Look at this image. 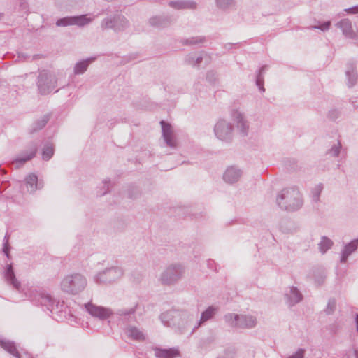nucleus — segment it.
Segmentation results:
<instances>
[{
	"label": "nucleus",
	"mask_w": 358,
	"mask_h": 358,
	"mask_svg": "<svg viewBox=\"0 0 358 358\" xmlns=\"http://www.w3.org/2000/svg\"><path fill=\"white\" fill-rule=\"evenodd\" d=\"M25 294L29 299L36 305H40L45 307L52 313H62L66 308L64 302L56 301L52 296L43 289L31 288Z\"/></svg>",
	"instance_id": "f257e3e1"
},
{
	"label": "nucleus",
	"mask_w": 358,
	"mask_h": 358,
	"mask_svg": "<svg viewBox=\"0 0 358 358\" xmlns=\"http://www.w3.org/2000/svg\"><path fill=\"white\" fill-rule=\"evenodd\" d=\"M276 202L280 208L290 212L299 210L303 205L302 194L296 187L283 189L278 194Z\"/></svg>",
	"instance_id": "f03ea898"
},
{
	"label": "nucleus",
	"mask_w": 358,
	"mask_h": 358,
	"mask_svg": "<svg viewBox=\"0 0 358 358\" xmlns=\"http://www.w3.org/2000/svg\"><path fill=\"white\" fill-rule=\"evenodd\" d=\"M87 285L86 278L80 273L66 275L60 282L62 292L70 294H78L85 289Z\"/></svg>",
	"instance_id": "7ed1b4c3"
},
{
	"label": "nucleus",
	"mask_w": 358,
	"mask_h": 358,
	"mask_svg": "<svg viewBox=\"0 0 358 358\" xmlns=\"http://www.w3.org/2000/svg\"><path fill=\"white\" fill-rule=\"evenodd\" d=\"M225 322L236 329H253L257 324V319L250 314L227 313L224 315Z\"/></svg>",
	"instance_id": "20e7f679"
},
{
	"label": "nucleus",
	"mask_w": 358,
	"mask_h": 358,
	"mask_svg": "<svg viewBox=\"0 0 358 358\" xmlns=\"http://www.w3.org/2000/svg\"><path fill=\"white\" fill-rule=\"evenodd\" d=\"M144 313L143 306L136 303L131 308H124L117 310L115 315L119 325H129L132 322H137Z\"/></svg>",
	"instance_id": "39448f33"
},
{
	"label": "nucleus",
	"mask_w": 358,
	"mask_h": 358,
	"mask_svg": "<svg viewBox=\"0 0 358 358\" xmlns=\"http://www.w3.org/2000/svg\"><path fill=\"white\" fill-rule=\"evenodd\" d=\"M185 273V268L180 264H171L161 273L159 278L162 284L172 285L179 281Z\"/></svg>",
	"instance_id": "423d86ee"
},
{
	"label": "nucleus",
	"mask_w": 358,
	"mask_h": 358,
	"mask_svg": "<svg viewBox=\"0 0 358 358\" xmlns=\"http://www.w3.org/2000/svg\"><path fill=\"white\" fill-rule=\"evenodd\" d=\"M57 84V76L55 73L45 70L39 73L37 87L40 94H48L55 89Z\"/></svg>",
	"instance_id": "0eeeda50"
},
{
	"label": "nucleus",
	"mask_w": 358,
	"mask_h": 358,
	"mask_svg": "<svg viewBox=\"0 0 358 358\" xmlns=\"http://www.w3.org/2000/svg\"><path fill=\"white\" fill-rule=\"evenodd\" d=\"M129 25V21L126 17L118 13L103 19L101 22L102 29H110L115 32L124 31Z\"/></svg>",
	"instance_id": "6e6552de"
},
{
	"label": "nucleus",
	"mask_w": 358,
	"mask_h": 358,
	"mask_svg": "<svg viewBox=\"0 0 358 358\" xmlns=\"http://www.w3.org/2000/svg\"><path fill=\"white\" fill-rule=\"evenodd\" d=\"M123 274L124 271L122 268L110 267L97 273L94 276V281L99 285H106L120 279Z\"/></svg>",
	"instance_id": "1a4fd4ad"
},
{
	"label": "nucleus",
	"mask_w": 358,
	"mask_h": 358,
	"mask_svg": "<svg viewBox=\"0 0 358 358\" xmlns=\"http://www.w3.org/2000/svg\"><path fill=\"white\" fill-rule=\"evenodd\" d=\"M95 16L92 14H85L76 16H67L59 19L56 22L57 27L77 26L83 27L90 24L94 21Z\"/></svg>",
	"instance_id": "9d476101"
},
{
	"label": "nucleus",
	"mask_w": 358,
	"mask_h": 358,
	"mask_svg": "<svg viewBox=\"0 0 358 358\" xmlns=\"http://www.w3.org/2000/svg\"><path fill=\"white\" fill-rule=\"evenodd\" d=\"M214 132L216 137L224 141L231 139L233 136V126L225 120H219L214 127Z\"/></svg>",
	"instance_id": "9b49d317"
},
{
	"label": "nucleus",
	"mask_w": 358,
	"mask_h": 358,
	"mask_svg": "<svg viewBox=\"0 0 358 358\" xmlns=\"http://www.w3.org/2000/svg\"><path fill=\"white\" fill-rule=\"evenodd\" d=\"M186 315L183 311L171 310L160 315L159 319L164 325L175 328L176 325L181 324L179 320L181 318H185Z\"/></svg>",
	"instance_id": "f8f14e48"
},
{
	"label": "nucleus",
	"mask_w": 358,
	"mask_h": 358,
	"mask_svg": "<svg viewBox=\"0 0 358 358\" xmlns=\"http://www.w3.org/2000/svg\"><path fill=\"white\" fill-rule=\"evenodd\" d=\"M162 130V137L166 145L171 148H176L178 141L171 125L164 120L160 122Z\"/></svg>",
	"instance_id": "ddd939ff"
},
{
	"label": "nucleus",
	"mask_w": 358,
	"mask_h": 358,
	"mask_svg": "<svg viewBox=\"0 0 358 358\" xmlns=\"http://www.w3.org/2000/svg\"><path fill=\"white\" fill-rule=\"evenodd\" d=\"M85 306L89 314L100 320L108 319L113 315V312L110 308L98 306L92 303H88Z\"/></svg>",
	"instance_id": "4468645a"
},
{
	"label": "nucleus",
	"mask_w": 358,
	"mask_h": 358,
	"mask_svg": "<svg viewBox=\"0 0 358 358\" xmlns=\"http://www.w3.org/2000/svg\"><path fill=\"white\" fill-rule=\"evenodd\" d=\"M303 298L301 292L294 286L287 287L284 294L285 303L289 307H292L301 302Z\"/></svg>",
	"instance_id": "2eb2a0df"
},
{
	"label": "nucleus",
	"mask_w": 358,
	"mask_h": 358,
	"mask_svg": "<svg viewBox=\"0 0 358 358\" xmlns=\"http://www.w3.org/2000/svg\"><path fill=\"white\" fill-rule=\"evenodd\" d=\"M37 150L38 145L36 143L31 144L26 151L22 152L15 158L13 163L15 164L17 167L22 166L27 161H29L35 157Z\"/></svg>",
	"instance_id": "dca6fc26"
},
{
	"label": "nucleus",
	"mask_w": 358,
	"mask_h": 358,
	"mask_svg": "<svg viewBox=\"0 0 358 358\" xmlns=\"http://www.w3.org/2000/svg\"><path fill=\"white\" fill-rule=\"evenodd\" d=\"M337 26L341 29L343 34L346 38L354 40L358 43V31L357 32L354 31L352 22L349 19L345 18L341 20L337 24Z\"/></svg>",
	"instance_id": "f3484780"
},
{
	"label": "nucleus",
	"mask_w": 358,
	"mask_h": 358,
	"mask_svg": "<svg viewBox=\"0 0 358 358\" xmlns=\"http://www.w3.org/2000/svg\"><path fill=\"white\" fill-rule=\"evenodd\" d=\"M243 175V171L238 166H231L227 167L223 174V180L229 184L237 182Z\"/></svg>",
	"instance_id": "a211bd4d"
},
{
	"label": "nucleus",
	"mask_w": 358,
	"mask_h": 358,
	"mask_svg": "<svg viewBox=\"0 0 358 358\" xmlns=\"http://www.w3.org/2000/svg\"><path fill=\"white\" fill-rule=\"evenodd\" d=\"M233 120L236 124L237 129L243 136H246L249 129V124L244 115L241 112L236 110L232 114Z\"/></svg>",
	"instance_id": "6ab92c4d"
},
{
	"label": "nucleus",
	"mask_w": 358,
	"mask_h": 358,
	"mask_svg": "<svg viewBox=\"0 0 358 358\" xmlns=\"http://www.w3.org/2000/svg\"><path fill=\"white\" fill-rule=\"evenodd\" d=\"M124 331L128 338L137 341H143L145 340V334L143 330L140 329L136 326L134 325H127L124 328Z\"/></svg>",
	"instance_id": "aec40b11"
},
{
	"label": "nucleus",
	"mask_w": 358,
	"mask_h": 358,
	"mask_svg": "<svg viewBox=\"0 0 358 358\" xmlns=\"http://www.w3.org/2000/svg\"><path fill=\"white\" fill-rule=\"evenodd\" d=\"M345 76L347 78L346 84L348 87H352L356 85L358 79V74L355 63L349 62L347 64Z\"/></svg>",
	"instance_id": "412c9836"
},
{
	"label": "nucleus",
	"mask_w": 358,
	"mask_h": 358,
	"mask_svg": "<svg viewBox=\"0 0 358 358\" xmlns=\"http://www.w3.org/2000/svg\"><path fill=\"white\" fill-rule=\"evenodd\" d=\"M153 350L157 358H177L180 356L179 350L176 348L169 349L155 348Z\"/></svg>",
	"instance_id": "4be33fe9"
},
{
	"label": "nucleus",
	"mask_w": 358,
	"mask_h": 358,
	"mask_svg": "<svg viewBox=\"0 0 358 358\" xmlns=\"http://www.w3.org/2000/svg\"><path fill=\"white\" fill-rule=\"evenodd\" d=\"M4 278L6 282L13 288L20 291V282L16 279L12 264L6 265L4 271Z\"/></svg>",
	"instance_id": "5701e85b"
},
{
	"label": "nucleus",
	"mask_w": 358,
	"mask_h": 358,
	"mask_svg": "<svg viewBox=\"0 0 358 358\" xmlns=\"http://www.w3.org/2000/svg\"><path fill=\"white\" fill-rule=\"evenodd\" d=\"M25 182L27 191L31 193L43 187V183L38 181L37 176L34 174L29 175L25 179Z\"/></svg>",
	"instance_id": "b1692460"
},
{
	"label": "nucleus",
	"mask_w": 358,
	"mask_h": 358,
	"mask_svg": "<svg viewBox=\"0 0 358 358\" xmlns=\"http://www.w3.org/2000/svg\"><path fill=\"white\" fill-rule=\"evenodd\" d=\"M358 247V238L352 240L350 243L345 245L341 257V262L344 264L347 262L348 257L355 251L357 250Z\"/></svg>",
	"instance_id": "393cba45"
},
{
	"label": "nucleus",
	"mask_w": 358,
	"mask_h": 358,
	"mask_svg": "<svg viewBox=\"0 0 358 358\" xmlns=\"http://www.w3.org/2000/svg\"><path fill=\"white\" fill-rule=\"evenodd\" d=\"M217 311V308L214 306H209L205 311L201 313V316L200 320L196 323V324L192 329V331L194 332L196 329H198L201 324L208 320H210L213 317L215 313Z\"/></svg>",
	"instance_id": "a878e982"
},
{
	"label": "nucleus",
	"mask_w": 358,
	"mask_h": 358,
	"mask_svg": "<svg viewBox=\"0 0 358 358\" xmlns=\"http://www.w3.org/2000/svg\"><path fill=\"white\" fill-rule=\"evenodd\" d=\"M0 346L16 358H20V354L17 350L14 342L0 338Z\"/></svg>",
	"instance_id": "bb28decb"
},
{
	"label": "nucleus",
	"mask_w": 358,
	"mask_h": 358,
	"mask_svg": "<svg viewBox=\"0 0 358 358\" xmlns=\"http://www.w3.org/2000/svg\"><path fill=\"white\" fill-rule=\"evenodd\" d=\"M204 59L208 60V57L206 52H202L199 54V55H197L196 54L194 53H192L187 55L185 58V62L188 64L195 66L200 64L203 59Z\"/></svg>",
	"instance_id": "cd10ccee"
},
{
	"label": "nucleus",
	"mask_w": 358,
	"mask_h": 358,
	"mask_svg": "<svg viewBox=\"0 0 358 358\" xmlns=\"http://www.w3.org/2000/svg\"><path fill=\"white\" fill-rule=\"evenodd\" d=\"M169 5L175 9H195L196 8V3L192 1H170Z\"/></svg>",
	"instance_id": "c85d7f7f"
},
{
	"label": "nucleus",
	"mask_w": 358,
	"mask_h": 358,
	"mask_svg": "<svg viewBox=\"0 0 358 358\" xmlns=\"http://www.w3.org/2000/svg\"><path fill=\"white\" fill-rule=\"evenodd\" d=\"M94 60V58H88L77 62L73 68V72L76 75H80L84 73L89 65Z\"/></svg>",
	"instance_id": "c756f323"
},
{
	"label": "nucleus",
	"mask_w": 358,
	"mask_h": 358,
	"mask_svg": "<svg viewBox=\"0 0 358 358\" xmlns=\"http://www.w3.org/2000/svg\"><path fill=\"white\" fill-rule=\"evenodd\" d=\"M183 313L186 315V317L181 318L178 321L181 324L176 325L174 328L181 333H182L190 325L191 322L193 320L192 315L185 311H183Z\"/></svg>",
	"instance_id": "7c9ffc66"
},
{
	"label": "nucleus",
	"mask_w": 358,
	"mask_h": 358,
	"mask_svg": "<svg viewBox=\"0 0 358 358\" xmlns=\"http://www.w3.org/2000/svg\"><path fill=\"white\" fill-rule=\"evenodd\" d=\"M169 23L170 22L168 18L160 16L153 17L149 20V24L157 28L166 27Z\"/></svg>",
	"instance_id": "2f4dec72"
},
{
	"label": "nucleus",
	"mask_w": 358,
	"mask_h": 358,
	"mask_svg": "<svg viewBox=\"0 0 358 358\" xmlns=\"http://www.w3.org/2000/svg\"><path fill=\"white\" fill-rule=\"evenodd\" d=\"M268 69V66H263L259 71L256 78V85L262 92L265 91L264 87V73Z\"/></svg>",
	"instance_id": "473e14b6"
},
{
	"label": "nucleus",
	"mask_w": 358,
	"mask_h": 358,
	"mask_svg": "<svg viewBox=\"0 0 358 358\" xmlns=\"http://www.w3.org/2000/svg\"><path fill=\"white\" fill-rule=\"evenodd\" d=\"M332 245H333V241L330 238H329L326 236H323V237H322L321 241L319 243L320 251L322 254H324L329 249H330Z\"/></svg>",
	"instance_id": "72a5a7b5"
},
{
	"label": "nucleus",
	"mask_w": 358,
	"mask_h": 358,
	"mask_svg": "<svg viewBox=\"0 0 358 358\" xmlns=\"http://www.w3.org/2000/svg\"><path fill=\"white\" fill-rule=\"evenodd\" d=\"M54 146L52 143H47L43 148L42 157L44 160H49L54 154Z\"/></svg>",
	"instance_id": "f704fd0d"
},
{
	"label": "nucleus",
	"mask_w": 358,
	"mask_h": 358,
	"mask_svg": "<svg viewBox=\"0 0 358 358\" xmlns=\"http://www.w3.org/2000/svg\"><path fill=\"white\" fill-rule=\"evenodd\" d=\"M323 189V185L320 183L316 185L311 190V197L313 201L317 202L320 199V196Z\"/></svg>",
	"instance_id": "c9c22d12"
},
{
	"label": "nucleus",
	"mask_w": 358,
	"mask_h": 358,
	"mask_svg": "<svg viewBox=\"0 0 358 358\" xmlns=\"http://www.w3.org/2000/svg\"><path fill=\"white\" fill-rule=\"evenodd\" d=\"M206 41V38L203 36H194L189 38L185 39L182 41V43L185 45H196L199 43H204Z\"/></svg>",
	"instance_id": "e433bc0d"
},
{
	"label": "nucleus",
	"mask_w": 358,
	"mask_h": 358,
	"mask_svg": "<svg viewBox=\"0 0 358 358\" xmlns=\"http://www.w3.org/2000/svg\"><path fill=\"white\" fill-rule=\"evenodd\" d=\"M217 6L222 10L230 8L234 3V0H215Z\"/></svg>",
	"instance_id": "4c0bfd02"
},
{
	"label": "nucleus",
	"mask_w": 358,
	"mask_h": 358,
	"mask_svg": "<svg viewBox=\"0 0 358 358\" xmlns=\"http://www.w3.org/2000/svg\"><path fill=\"white\" fill-rule=\"evenodd\" d=\"M48 120H49L48 115L43 116L41 120H39L36 122H35L34 127H33V130L37 131V130L41 129L43 127L45 126V124H47Z\"/></svg>",
	"instance_id": "58836bf2"
},
{
	"label": "nucleus",
	"mask_w": 358,
	"mask_h": 358,
	"mask_svg": "<svg viewBox=\"0 0 358 358\" xmlns=\"http://www.w3.org/2000/svg\"><path fill=\"white\" fill-rule=\"evenodd\" d=\"M336 308V300L334 299H331L329 300L324 311L327 315H331L335 311Z\"/></svg>",
	"instance_id": "ea45409f"
},
{
	"label": "nucleus",
	"mask_w": 358,
	"mask_h": 358,
	"mask_svg": "<svg viewBox=\"0 0 358 358\" xmlns=\"http://www.w3.org/2000/svg\"><path fill=\"white\" fill-rule=\"evenodd\" d=\"M341 148H342V145H341V142L338 141L329 150V153L334 157H338L341 152Z\"/></svg>",
	"instance_id": "a19ab883"
},
{
	"label": "nucleus",
	"mask_w": 358,
	"mask_h": 358,
	"mask_svg": "<svg viewBox=\"0 0 358 358\" xmlns=\"http://www.w3.org/2000/svg\"><path fill=\"white\" fill-rule=\"evenodd\" d=\"M10 246L8 244V237L7 235L4 237V242H3V252L6 255L8 259L10 258Z\"/></svg>",
	"instance_id": "79ce46f5"
},
{
	"label": "nucleus",
	"mask_w": 358,
	"mask_h": 358,
	"mask_svg": "<svg viewBox=\"0 0 358 358\" xmlns=\"http://www.w3.org/2000/svg\"><path fill=\"white\" fill-rule=\"evenodd\" d=\"M110 180H105L103 181V189H101L100 192H98V194L99 196H103L105 195L110 188Z\"/></svg>",
	"instance_id": "37998d69"
},
{
	"label": "nucleus",
	"mask_w": 358,
	"mask_h": 358,
	"mask_svg": "<svg viewBox=\"0 0 358 358\" xmlns=\"http://www.w3.org/2000/svg\"><path fill=\"white\" fill-rule=\"evenodd\" d=\"M305 350L299 348L294 354L290 355L288 358H304Z\"/></svg>",
	"instance_id": "c03bdc74"
},
{
	"label": "nucleus",
	"mask_w": 358,
	"mask_h": 358,
	"mask_svg": "<svg viewBox=\"0 0 358 358\" xmlns=\"http://www.w3.org/2000/svg\"><path fill=\"white\" fill-rule=\"evenodd\" d=\"M330 25H331V22L329 21H327V22H325L321 24L319 26H315V27H313V28L320 29L324 31L328 30L330 27Z\"/></svg>",
	"instance_id": "a18cd8bd"
},
{
	"label": "nucleus",
	"mask_w": 358,
	"mask_h": 358,
	"mask_svg": "<svg viewBox=\"0 0 358 358\" xmlns=\"http://www.w3.org/2000/svg\"><path fill=\"white\" fill-rule=\"evenodd\" d=\"M345 11L348 14H358V5L345 9Z\"/></svg>",
	"instance_id": "49530a36"
},
{
	"label": "nucleus",
	"mask_w": 358,
	"mask_h": 358,
	"mask_svg": "<svg viewBox=\"0 0 358 358\" xmlns=\"http://www.w3.org/2000/svg\"><path fill=\"white\" fill-rule=\"evenodd\" d=\"M211 75H212V76H213V73L212 72H208V73H207V79H208V80H209V81H210V82H211V79H210V76Z\"/></svg>",
	"instance_id": "de8ad7c7"
},
{
	"label": "nucleus",
	"mask_w": 358,
	"mask_h": 358,
	"mask_svg": "<svg viewBox=\"0 0 358 358\" xmlns=\"http://www.w3.org/2000/svg\"><path fill=\"white\" fill-rule=\"evenodd\" d=\"M355 322H356V325H357V331H358V314L356 315Z\"/></svg>",
	"instance_id": "09e8293b"
},
{
	"label": "nucleus",
	"mask_w": 358,
	"mask_h": 358,
	"mask_svg": "<svg viewBox=\"0 0 358 358\" xmlns=\"http://www.w3.org/2000/svg\"><path fill=\"white\" fill-rule=\"evenodd\" d=\"M355 355L356 358H358V350H355Z\"/></svg>",
	"instance_id": "8fccbe9b"
},
{
	"label": "nucleus",
	"mask_w": 358,
	"mask_h": 358,
	"mask_svg": "<svg viewBox=\"0 0 358 358\" xmlns=\"http://www.w3.org/2000/svg\"><path fill=\"white\" fill-rule=\"evenodd\" d=\"M228 45H229V46H232L233 45H232V44H231V43H229V44H227L226 46H228Z\"/></svg>",
	"instance_id": "3c124183"
},
{
	"label": "nucleus",
	"mask_w": 358,
	"mask_h": 358,
	"mask_svg": "<svg viewBox=\"0 0 358 358\" xmlns=\"http://www.w3.org/2000/svg\"><path fill=\"white\" fill-rule=\"evenodd\" d=\"M2 16H3V14L0 13V19H1Z\"/></svg>",
	"instance_id": "603ef678"
},
{
	"label": "nucleus",
	"mask_w": 358,
	"mask_h": 358,
	"mask_svg": "<svg viewBox=\"0 0 358 358\" xmlns=\"http://www.w3.org/2000/svg\"><path fill=\"white\" fill-rule=\"evenodd\" d=\"M30 358H32V357H30Z\"/></svg>",
	"instance_id": "864d4df0"
}]
</instances>
